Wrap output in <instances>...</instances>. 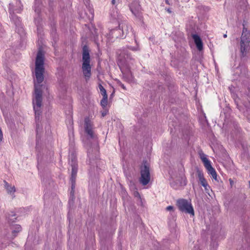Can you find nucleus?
I'll list each match as a JSON object with an SVG mask.
<instances>
[{"mask_svg":"<svg viewBox=\"0 0 250 250\" xmlns=\"http://www.w3.org/2000/svg\"><path fill=\"white\" fill-rule=\"evenodd\" d=\"M197 174L198 177L202 186L204 187V188H206V187L209 188L207 180L204 178L203 173L202 171L198 170L197 171Z\"/></svg>","mask_w":250,"mask_h":250,"instance_id":"12","label":"nucleus"},{"mask_svg":"<svg viewBox=\"0 0 250 250\" xmlns=\"http://www.w3.org/2000/svg\"><path fill=\"white\" fill-rule=\"evenodd\" d=\"M250 34L242 33L241 38L240 51L243 56L245 55L247 49L249 46L250 42Z\"/></svg>","mask_w":250,"mask_h":250,"instance_id":"6","label":"nucleus"},{"mask_svg":"<svg viewBox=\"0 0 250 250\" xmlns=\"http://www.w3.org/2000/svg\"><path fill=\"white\" fill-rule=\"evenodd\" d=\"M34 235H28L27 237V242L25 244V250H31L30 248V241L32 239Z\"/></svg>","mask_w":250,"mask_h":250,"instance_id":"15","label":"nucleus"},{"mask_svg":"<svg viewBox=\"0 0 250 250\" xmlns=\"http://www.w3.org/2000/svg\"><path fill=\"white\" fill-rule=\"evenodd\" d=\"M99 88L100 90V92L103 96H107L106 90L101 84H99Z\"/></svg>","mask_w":250,"mask_h":250,"instance_id":"16","label":"nucleus"},{"mask_svg":"<svg viewBox=\"0 0 250 250\" xmlns=\"http://www.w3.org/2000/svg\"><path fill=\"white\" fill-rule=\"evenodd\" d=\"M11 229L13 233H18L21 231V227L20 225H14L12 226Z\"/></svg>","mask_w":250,"mask_h":250,"instance_id":"14","label":"nucleus"},{"mask_svg":"<svg viewBox=\"0 0 250 250\" xmlns=\"http://www.w3.org/2000/svg\"><path fill=\"white\" fill-rule=\"evenodd\" d=\"M5 184L4 186L5 188L7 191V192L9 194L11 193H14L16 191V188L14 186H10L6 181H4Z\"/></svg>","mask_w":250,"mask_h":250,"instance_id":"13","label":"nucleus"},{"mask_svg":"<svg viewBox=\"0 0 250 250\" xmlns=\"http://www.w3.org/2000/svg\"><path fill=\"white\" fill-rule=\"evenodd\" d=\"M192 37L198 50L201 51L203 49V42L200 37L196 34H193Z\"/></svg>","mask_w":250,"mask_h":250,"instance_id":"11","label":"nucleus"},{"mask_svg":"<svg viewBox=\"0 0 250 250\" xmlns=\"http://www.w3.org/2000/svg\"><path fill=\"white\" fill-rule=\"evenodd\" d=\"M12 216H16V214H13V215H12Z\"/></svg>","mask_w":250,"mask_h":250,"instance_id":"32","label":"nucleus"},{"mask_svg":"<svg viewBox=\"0 0 250 250\" xmlns=\"http://www.w3.org/2000/svg\"><path fill=\"white\" fill-rule=\"evenodd\" d=\"M166 209L168 211L173 210V207L172 206H167L166 208Z\"/></svg>","mask_w":250,"mask_h":250,"instance_id":"20","label":"nucleus"},{"mask_svg":"<svg viewBox=\"0 0 250 250\" xmlns=\"http://www.w3.org/2000/svg\"><path fill=\"white\" fill-rule=\"evenodd\" d=\"M176 205L180 211L188 213L192 216H194V211L191 201L183 198L179 199L177 200Z\"/></svg>","mask_w":250,"mask_h":250,"instance_id":"3","label":"nucleus"},{"mask_svg":"<svg viewBox=\"0 0 250 250\" xmlns=\"http://www.w3.org/2000/svg\"><path fill=\"white\" fill-rule=\"evenodd\" d=\"M129 49L132 50H133V51H136V50H137V49H136V48H134V47H131V46L129 47Z\"/></svg>","mask_w":250,"mask_h":250,"instance_id":"24","label":"nucleus"},{"mask_svg":"<svg viewBox=\"0 0 250 250\" xmlns=\"http://www.w3.org/2000/svg\"><path fill=\"white\" fill-rule=\"evenodd\" d=\"M223 36L224 38H226L227 37V34H224Z\"/></svg>","mask_w":250,"mask_h":250,"instance_id":"31","label":"nucleus"},{"mask_svg":"<svg viewBox=\"0 0 250 250\" xmlns=\"http://www.w3.org/2000/svg\"><path fill=\"white\" fill-rule=\"evenodd\" d=\"M141 177L139 181L143 185H147L150 180L149 167L145 163L144 166L141 167Z\"/></svg>","mask_w":250,"mask_h":250,"instance_id":"4","label":"nucleus"},{"mask_svg":"<svg viewBox=\"0 0 250 250\" xmlns=\"http://www.w3.org/2000/svg\"><path fill=\"white\" fill-rule=\"evenodd\" d=\"M75 187V182H71V189H74Z\"/></svg>","mask_w":250,"mask_h":250,"instance_id":"21","label":"nucleus"},{"mask_svg":"<svg viewBox=\"0 0 250 250\" xmlns=\"http://www.w3.org/2000/svg\"><path fill=\"white\" fill-rule=\"evenodd\" d=\"M200 157L204 163L205 167L208 170V172L211 175L213 179L216 180L217 174L215 169L211 166L210 161L204 153L200 154Z\"/></svg>","mask_w":250,"mask_h":250,"instance_id":"5","label":"nucleus"},{"mask_svg":"<svg viewBox=\"0 0 250 250\" xmlns=\"http://www.w3.org/2000/svg\"><path fill=\"white\" fill-rule=\"evenodd\" d=\"M209 188H208V187H206V188H205V190L207 191V190H208Z\"/></svg>","mask_w":250,"mask_h":250,"instance_id":"30","label":"nucleus"},{"mask_svg":"<svg viewBox=\"0 0 250 250\" xmlns=\"http://www.w3.org/2000/svg\"><path fill=\"white\" fill-rule=\"evenodd\" d=\"M84 131L85 133L91 139L95 138V134L93 131V124L89 117H86L84 119Z\"/></svg>","mask_w":250,"mask_h":250,"instance_id":"8","label":"nucleus"},{"mask_svg":"<svg viewBox=\"0 0 250 250\" xmlns=\"http://www.w3.org/2000/svg\"><path fill=\"white\" fill-rule=\"evenodd\" d=\"M74 189H73V190H72V189H71V191L70 192V195L72 196H74Z\"/></svg>","mask_w":250,"mask_h":250,"instance_id":"25","label":"nucleus"},{"mask_svg":"<svg viewBox=\"0 0 250 250\" xmlns=\"http://www.w3.org/2000/svg\"><path fill=\"white\" fill-rule=\"evenodd\" d=\"M134 195L136 197H138V198H141V196L138 191H135L134 192Z\"/></svg>","mask_w":250,"mask_h":250,"instance_id":"19","label":"nucleus"},{"mask_svg":"<svg viewBox=\"0 0 250 250\" xmlns=\"http://www.w3.org/2000/svg\"><path fill=\"white\" fill-rule=\"evenodd\" d=\"M130 10L136 18L140 20L142 19V8L138 1H134L131 3Z\"/></svg>","mask_w":250,"mask_h":250,"instance_id":"7","label":"nucleus"},{"mask_svg":"<svg viewBox=\"0 0 250 250\" xmlns=\"http://www.w3.org/2000/svg\"><path fill=\"white\" fill-rule=\"evenodd\" d=\"M193 250H200V247L198 245H196L194 247Z\"/></svg>","mask_w":250,"mask_h":250,"instance_id":"22","label":"nucleus"},{"mask_svg":"<svg viewBox=\"0 0 250 250\" xmlns=\"http://www.w3.org/2000/svg\"><path fill=\"white\" fill-rule=\"evenodd\" d=\"M115 2H116V0H112L111 2H112V4H115Z\"/></svg>","mask_w":250,"mask_h":250,"instance_id":"26","label":"nucleus"},{"mask_svg":"<svg viewBox=\"0 0 250 250\" xmlns=\"http://www.w3.org/2000/svg\"><path fill=\"white\" fill-rule=\"evenodd\" d=\"M82 71L85 81L87 82L91 76V66L90 64V57L89 50L87 45H84L83 47L82 53Z\"/></svg>","mask_w":250,"mask_h":250,"instance_id":"2","label":"nucleus"},{"mask_svg":"<svg viewBox=\"0 0 250 250\" xmlns=\"http://www.w3.org/2000/svg\"><path fill=\"white\" fill-rule=\"evenodd\" d=\"M107 96H103V99L101 101L102 106H105L107 105Z\"/></svg>","mask_w":250,"mask_h":250,"instance_id":"17","label":"nucleus"},{"mask_svg":"<svg viewBox=\"0 0 250 250\" xmlns=\"http://www.w3.org/2000/svg\"><path fill=\"white\" fill-rule=\"evenodd\" d=\"M117 83L119 84V85H120L123 89H124V90L126 89L125 85L123 83H122L121 81H120L119 80H118Z\"/></svg>","mask_w":250,"mask_h":250,"instance_id":"18","label":"nucleus"},{"mask_svg":"<svg viewBox=\"0 0 250 250\" xmlns=\"http://www.w3.org/2000/svg\"><path fill=\"white\" fill-rule=\"evenodd\" d=\"M44 62V53L42 50H39L37 53L35 61V73L37 83L35 82L34 83L35 104L34 105V110L36 122L39 121L40 116L41 113L40 108L42 104V85L40 83L44 80L43 73L45 71Z\"/></svg>","mask_w":250,"mask_h":250,"instance_id":"1","label":"nucleus"},{"mask_svg":"<svg viewBox=\"0 0 250 250\" xmlns=\"http://www.w3.org/2000/svg\"><path fill=\"white\" fill-rule=\"evenodd\" d=\"M215 235H212V237L211 238V240H213L214 239Z\"/></svg>","mask_w":250,"mask_h":250,"instance_id":"28","label":"nucleus"},{"mask_svg":"<svg viewBox=\"0 0 250 250\" xmlns=\"http://www.w3.org/2000/svg\"><path fill=\"white\" fill-rule=\"evenodd\" d=\"M229 182L231 187H232L234 184L233 181L231 179H229Z\"/></svg>","mask_w":250,"mask_h":250,"instance_id":"23","label":"nucleus"},{"mask_svg":"<svg viewBox=\"0 0 250 250\" xmlns=\"http://www.w3.org/2000/svg\"><path fill=\"white\" fill-rule=\"evenodd\" d=\"M167 11L168 13H170L171 12V11H170V10L169 9H167Z\"/></svg>","mask_w":250,"mask_h":250,"instance_id":"29","label":"nucleus"},{"mask_svg":"<svg viewBox=\"0 0 250 250\" xmlns=\"http://www.w3.org/2000/svg\"><path fill=\"white\" fill-rule=\"evenodd\" d=\"M165 1H166V3L167 4H168V5H169V4H170L168 0H165Z\"/></svg>","mask_w":250,"mask_h":250,"instance_id":"27","label":"nucleus"},{"mask_svg":"<svg viewBox=\"0 0 250 250\" xmlns=\"http://www.w3.org/2000/svg\"><path fill=\"white\" fill-rule=\"evenodd\" d=\"M119 29L122 32V34L121 35V37L124 38L128 34L130 30H132L131 26L128 25L127 23L125 22H122L119 24Z\"/></svg>","mask_w":250,"mask_h":250,"instance_id":"10","label":"nucleus"},{"mask_svg":"<svg viewBox=\"0 0 250 250\" xmlns=\"http://www.w3.org/2000/svg\"><path fill=\"white\" fill-rule=\"evenodd\" d=\"M71 165L72 167L71 181L76 182V179L78 171V164L77 163L76 159L75 157L74 158V159L71 160Z\"/></svg>","mask_w":250,"mask_h":250,"instance_id":"9","label":"nucleus"}]
</instances>
